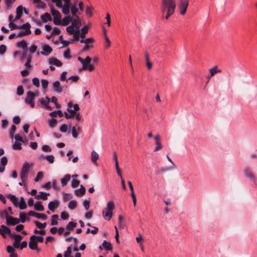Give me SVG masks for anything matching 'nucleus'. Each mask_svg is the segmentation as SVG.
I'll return each mask as SVG.
<instances>
[{
  "instance_id": "nucleus-1",
  "label": "nucleus",
  "mask_w": 257,
  "mask_h": 257,
  "mask_svg": "<svg viewBox=\"0 0 257 257\" xmlns=\"http://www.w3.org/2000/svg\"><path fill=\"white\" fill-rule=\"evenodd\" d=\"M176 7L175 0L162 1L161 9L163 13L167 12V14L165 17L166 20H168L174 13Z\"/></svg>"
},
{
  "instance_id": "nucleus-2",
  "label": "nucleus",
  "mask_w": 257,
  "mask_h": 257,
  "mask_svg": "<svg viewBox=\"0 0 257 257\" xmlns=\"http://www.w3.org/2000/svg\"><path fill=\"white\" fill-rule=\"evenodd\" d=\"M115 205L113 201L109 200L106 204V207L103 210L102 214L104 218L109 221L112 217V211L114 209Z\"/></svg>"
},
{
  "instance_id": "nucleus-3",
  "label": "nucleus",
  "mask_w": 257,
  "mask_h": 257,
  "mask_svg": "<svg viewBox=\"0 0 257 257\" xmlns=\"http://www.w3.org/2000/svg\"><path fill=\"white\" fill-rule=\"evenodd\" d=\"M78 60L82 64V69L83 70L87 69L89 71L94 70V66L93 64H91V58L89 56H87L85 59L81 57H78Z\"/></svg>"
},
{
  "instance_id": "nucleus-4",
  "label": "nucleus",
  "mask_w": 257,
  "mask_h": 257,
  "mask_svg": "<svg viewBox=\"0 0 257 257\" xmlns=\"http://www.w3.org/2000/svg\"><path fill=\"white\" fill-rule=\"evenodd\" d=\"M35 92L29 90L27 92V95L25 100V103L30 104L32 108H34L35 106Z\"/></svg>"
},
{
  "instance_id": "nucleus-5",
  "label": "nucleus",
  "mask_w": 257,
  "mask_h": 257,
  "mask_svg": "<svg viewBox=\"0 0 257 257\" xmlns=\"http://www.w3.org/2000/svg\"><path fill=\"white\" fill-rule=\"evenodd\" d=\"M179 4L178 5V8L180 10V14L184 15L186 12L187 7L188 6L189 0H179Z\"/></svg>"
},
{
  "instance_id": "nucleus-6",
  "label": "nucleus",
  "mask_w": 257,
  "mask_h": 257,
  "mask_svg": "<svg viewBox=\"0 0 257 257\" xmlns=\"http://www.w3.org/2000/svg\"><path fill=\"white\" fill-rule=\"evenodd\" d=\"M243 172L245 176L251 180L255 185H256V179L252 171L248 167H245Z\"/></svg>"
},
{
  "instance_id": "nucleus-7",
  "label": "nucleus",
  "mask_w": 257,
  "mask_h": 257,
  "mask_svg": "<svg viewBox=\"0 0 257 257\" xmlns=\"http://www.w3.org/2000/svg\"><path fill=\"white\" fill-rule=\"evenodd\" d=\"M53 13H51L52 15L54 17L53 22L56 25H60L61 24V15L60 13L58 11H54Z\"/></svg>"
},
{
  "instance_id": "nucleus-8",
  "label": "nucleus",
  "mask_w": 257,
  "mask_h": 257,
  "mask_svg": "<svg viewBox=\"0 0 257 257\" xmlns=\"http://www.w3.org/2000/svg\"><path fill=\"white\" fill-rule=\"evenodd\" d=\"M28 215L30 216H34L38 219H42L44 220H46L48 218V217L46 214L44 213H37L34 211H29L28 213Z\"/></svg>"
},
{
  "instance_id": "nucleus-9",
  "label": "nucleus",
  "mask_w": 257,
  "mask_h": 257,
  "mask_svg": "<svg viewBox=\"0 0 257 257\" xmlns=\"http://www.w3.org/2000/svg\"><path fill=\"white\" fill-rule=\"evenodd\" d=\"M11 231L9 228L5 225H2L0 227V234L4 237H7V234H9L11 236Z\"/></svg>"
},
{
  "instance_id": "nucleus-10",
  "label": "nucleus",
  "mask_w": 257,
  "mask_h": 257,
  "mask_svg": "<svg viewBox=\"0 0 257 257\" xmlns=\"http://www.w3.org/2000/svg\"><path fill=\"white\" fill-rule=\"evenodd\" d=\"M11 237L15 238V241L13 243L14 246L16 248H19L20 241L23 238V236L19 234H16L13 233L11 234Z\"/></svg>"
},
{
  "instance_id": "nucleus-11",
  "label": "nucleus",
  "mask_w": 257,
  "mask_h": 257,
  "mask_svg": "<svg viewBox=\"0 0 257 257\" xmlns=\"http://www.w3.org/2000/svg\"><path fill=\"white\" fill-rule=\"evenodd\" d=\"M6 222L8 225L14 226L19 223L20 219L18 218L10 216L8 217V218H7Z\"/></svg>"
},
{
  "instance_id": "nucleus-12",
  "label": "nucleus",
  "mask_w": 257,
  "mask_h": 257,
  "mask_svg": "<svg viewBox=\"0 0 257 257\" xmlns=\"http://www.w3.org/2000/svg\"><path fill=\"white\" fill-rule=\"evenodd\" d=\"M59 205V202L58 200H54L50 201L48 204V208L51 211H54L55 209L57 208Z\"/></svg>"
},
{
  "instance_id": "nucleus-13",
  "label": "nucleus",
  "mask_w": 257,
  "mask_h": 257,
  "mask_svg": "<svg viewBox=\"0 0 257 257\" xmlns=\"http://www.w3.org/2000/svg\"><path fill=\"white\" fill-rule=\"evenodd\" d=\"M49 195V193L40 191L38 195L35 196V198L37 200L42 199L43 200H46L48 199V196Z\"/></svg>"
},
{
  "instance_id": "nucleus-14",
  "label": "nucleus",
  "mask_w": 257,
  "mask_h": 257,
  "mask_svg": "<svg viewBox=\"0 0 257 257\" xmlns=\"http://www.w3.org/2000/svg\"><path fill=\"white\" fill-rule=\"evenodd\" d=\"M86 192V189L82 185H80V189H76L75 190V195L77 196L81 197L84 195Z\"/></svg>"
},
{
  "instance_id": "nucleus-15",
  "label": "nucleus",
  "mask_w": 257,
  "mask_h": 257,
  "mask_svg": "<svg viewBox=\"0 0 257 257\" xmlns=\"http://www.w3.org/2000/svg\"><path fill=\"white\" fill-rule=\"evenodd\" d=\"M53 88L58 93H61L63 91L62 87L59 81H56L53 83Z\"/></svg>"
},
{
  "instance_id": "nucleus-16",
  "label": "nucleus",
  "mask_w": 257,
  "mask_h": 257,
  "mask_svg": "<svg viewBox=\"0 0 257 257\" xmlns=\"http://www.w3.org/2000/svg\"><path fill=\"white\" fill-rule=\"evenodd\" d=\"M74 28L76 29V33H79V29L81 27V22L79 19H74L72 21L71 24Z\"/></svg>"
},
{
  "instance_id": "nucleus-17",
  "label": "nucleus",
  "mask_w": 257,
  "mask_h": 257,
  "mask_svg": "<svg viewBox=\"0 0 257 257\" xmlns=\"http://www.w3.org/2000/svg\"><path fill=\"white\" fill-rule=\"evenodd\" d=\"M43 51H41V54L44 55H48L49 54H50L52 51V48L47 45H45L43 47Z\"/></svg>"
},
{
  "instance_id": "nucleus-18",
  "label": "nucleus",
  "mask_w": 257,
  "mask_h": 257,
  "mask_svg": "<svg viewBox=\"0 0 257 257\" xmlns=\"http://www.w3.org/2000/svg\"><path fill=\"white\" fill-rule=\"evenodd\" d=\"M23 8L22 6H18L16 9V16L13 21L20 19L23 15Z\"/></svg>"
},
{
  "instance_id": "nucleus-19",
  "label": "nucleus",
  "mask_w": 257,
  "mask_h": 257,
  "mask_svg": "<svg viewBox=\"0 0 257 257\" xmlns=\"http://www.w3.org/2000/svg\"><path fill=\"white\" fill-rule=\"evenodd\" d=\"M49 63L58 67H60L62 65V63L60 60L54 57L49 59Z\"/></svg>"
},
{
  "instance_id": "nucleus-20",
  "label": "nucleus",
  "mask_w": 257,
  "mask_h": 257,
  "mask_svg": "<svg viewBox=\"0 0 257 257\" xmlns=\"http://www.w3.org/2000/svg\"><path fill=\"white\" fill-rule=\"evenodd\" d=\"M29 246L30 248L32 250H36L38 248V243L37 241L34 240L33 238L31 239V236L30 237V241L29 243Z\"/></svg>"
},
{
  "instance_id": "nucleus-21",
  "label": "nucleus",
  "mask_w": 257,
  "mask_h": 257,
  "mask_svg": "<svg viewBox=\"0 0 257 257\" xmlns=\"http://www.w3.org/2000/svg\"><path fill=\"white\" fill-rule=\"evenodd\" d=\"M72 21V17L70 15H68L65 17L61 22V25L63 26H67L69 23Z\"/></svg>"
},
{
  "instance_id": "nucleus-22",
  "label": "nucleus",
  "mask_w": 257,
  "mask_h": 257,
  "mask_svg": "<svg viewBox=\"0 0 257 257\" xmlns=\"http://www.w3.org/2000/svg\"><path fill=\"white\" fill-rule=\"evenodd\" d=\"M7 197L11 200V201H12L13 202V204L15 206H18V204H19L18 199V198L16 197V196L15 195L10 194H8V195L7 196Z\"/></svg>"
},
{
  "instance_id": "nucleus-23",
  "label": "nucleus",
  "mask_w": 257,
  "mask_h": 257,
  "mask_svg": "<svg viewBox=\"0 0 257 257\" xmlns=\"http://www.w3.org/2000/svg\"><path fill=\"white\" fill-rule=\"evenodd\" d=\"M34 208L38 211H43L44 210V207L42 204L41 201H38L34 204Z\"/></svg>"
},
{
  "instance_id": "nucleus-24",
  "label": "nucleus",
  "mask_w": 257,
  "mask_h": 257,
  "mask_svg": "<svg viewBox=\"0 0 257 257\" xmlns=\"http://www.w3.org/2000/svg\"><path fill=\"white\" fill-rule=\"evenodd\" d=\"M70 179H71L70 175L67 174V175H65L64 178H63L61 179V182L62 186L63 187H64L65 186H66L67 185L68 182L70 181Z\"/></svg>"
},
{
  "instance_id": "nucleus-25",
  "label": "nucleus",
  "mask_w": 257,
  "mask_h": 257,
  "mask_svg": "<svg viewBox=\"0 0 257 257\" xmlns=\"http://www.w3.org/2000/svg\"><path fill=\"white\" fill-rule=\"evenodd\" d=\"M41 18L44 23H46L47 21H51L52 20L51 15L48 13H45L44 15H42L41 16Z\"/></svg>"
},
{
  "instance_id": "nucleus-26",
  "label": "nucleus",
  "mask_w": 257,
  "mask_h": 257,
  "mask_svg": "<svg viewBox=\"0 0 257 257\" xmlns=\"http://www.w3.org/2000/svg\"><path fill=\"white\" fill-rule=\"evenodd\" d=\"M17 46L18 47H22L25 51H28L27 44L24 40L18 42L17 43Z\"/></svg>"
},
{
  "instance_id": "nucleus-27",
  "label": "nucleus",
  "mask_w": 257,
  "mask_h": 257,
  "mask_svg": "<svg viewBox=\"0 0 257 257\" xmlns=\"http://www.w3.org/2000/svg\"><path fill=\"white\" fill-rule=\"evenodd\" d=\"M221 72V70L218 69L217 66H215L213 68L210 69L209 72L210 74V76H214L217 73H220Z\"/></svg>"
},
{
  "instance_id": "nucleus-28",
  "label": "nucleus",
  "mask_w": 257,
  "mask_h": 257,
  "mask_svg": "<svg viewBox=\"0 0 257 257\" xmlns=\"http://www.w3.org/2000/svg\"><path fill=\"white\" fill-rule=\"evenodd\" d=\"M18 205L20 209L21 210H23L26 208L27 204L25 202L24 198L23 197H21Z\"/></svg>"
},
{
  "instance_id": "nucleus-29",
  "label": "nucleus",
  "mask_w": 257,
  "mask_h": 257,
  "mask_svg": "<svg viewBox=\"0 0 257 257\" xmlns=\"http://www.w3.org/2000/svg\"><path fill=\"white\" fill-rule=\"evenodd\" d=\"M34 223H35V225H36V226L41 230L44 229L47 225L46 222L42 223L38 220L35 221Z\"/></svg>"
},
{
  "instance_id": "nucleus-30",
  "label": "nucleus",
  "mask_w": 257,
  "mask_h": 257,
  "mask_svg": "<svg viewBox=\"0 0 257 257\" xmlns=\"http://www.w3.org/2000/svg\"><path fill=\"white\" fill-rule=\"evenodd\" d=\"M30 168V166L29 163L26 162L25 163H24V164L23 165L21 171L28 173Z\"/></svg>"
},
{
  "instance_id": "nucleus-31",
  "label": "nucleus",
  "mask_w": 257,
  "mask_h": 257,
  "mask_svg": "<svg viewBox=\"0 0 257 257\" xmlns=\"http://www.w3.org/2000/svg\"><path fill=\"white\" fill-rule=\"evenodd\" d=\"M59 216L57 214H54L51 216V225H56L58 224V221Z\"/></svg>"
},
{
  "instance_id": "nucleus-32",
  "label": "nucleus",
  "mask_w": 257,
  "mask_h": 257,
  "mask_svg": "<svg viewBox=\"0 0 257 257\" xmlns=\"http://www.w3.org/2000/svg\"><path fill=\"white\" fill-rule=\"evenodd\" d=\"M102 245L107 251L110 250L112 249V246L110 243L107 242L106 240L103 241Z\"/></svg>"
},
{
  "instance_id": "nucleus-33",
  "label": "nucleus",
  "mask_w": 257,
  "mask_h": 257,
  "mask_svg": "<svg viewBox=\"0 0 257 257\" xmlns=\"http://www.w3.org/2000/svg\"><path fill=\"white\" fill-rule=\"evenodd\" d=\"M98 154L94 151H93L91 153V161L93 163L96 164V161L98 159Z\"/></svg>"
},
{
  "instance_id": "nucleus-34",
  "label": "nucleus",
  "mask_w": 257,
  "mask_h": 257,
  "mask_svg": "<svg viewBox=\"0 0 257 257\" xmlns=\"http://www.w3.org/2000/svg\"><path fill=\"white\" fill-rule=\"evenodd\" d=\"M31 34V30H26L25 31H20L19 33L18 34L16 37H23L24 36L29 35Z\"/></svg>"
},
{
  "instance_id": "nucleus-35",
  "label": "nucleus",
  "mask_w": 257,
  "mask_h": 257,
  "mask_svg": "<svg viewBox=\"0 0 257 257\" xmlns=\"http://www.w3.org/2000/svg\"><path fill=\"white\" fill-rule=\"evenodd\" d=\"M76 222L73 221H70L66 226V229L67 230H72L74 228H75L76 226Z\"/></svg>"
},
{
  "instance_id": "nucleus-36",
  "label": "nucleus",
  "mask_w": 257,
  "mask_h": 257,
  "mask_svg": "<svg viewBox=\"0 0 257 257\" xmlns=\"http://www.w3.org/2000/svg\"><path fill=\"white\" fill-rule=\"evenodd\" d=\"M81 33L80 34V37L81 39H84L85 38V35L88 32V26H85L81 29Z\"/></svg>"
},
{
  "instance_id": "nucleus-37",
  "label": "nucleus",
  "mask_w": 257,
  "mask_h": 257,
  "mask_svg": "<svg viewBox=\"0 0 257 257\" xmlns=\"http://www.w3.org/2000/svg\"><path fill=\"white\" fill-rule=\"evenodd\" d=\"M124 217L121 215H119L118 216V227L119 228H123L124 225V223H123V220H124Z\"/></svg>"
},
{
  "instance_id": "nucleus-38",
  "label": "nucleus",
  "mask_w": 257,
  "mask_h": 257,
  "mask_svg": "<svg viewBox=\"0 0 257 257\" xmlns=\"http://www.w3.org/2000/svg\"><path fill=\"white\" fill-rule=\"evenodd\" d=\"M19 216H20V219H19L20 221H21L22 223H25L26 222V218L27 217V215L23 212H21L20 213Z\"/></svg>"
},
{
  "instance_id": "nucleus-39",
  "label": "nucleus",
  "mask_w": 257,
  "mask_h": 257,
  "mask_svg": "<svg viewBox=\"0 0 257 257\" xmlns=\"http://www.w3.org/2000/svg\"><path fill=\"white\" fill-rule=\"evenodd\" d=\"M94 39L92 38H88L86 39H81L80 41L81 43H85L88 45L90 43L93 42Z\"/></svg>"
},
{
  "instance_id": "nucleus-40",
  "label": "nucleus",
  "mask_w": 257,
  "mask_h": 257,
  "mask_svg": "<svg viewBox=\"0 0 257 257\" xmlns=\"http://www.w3.org/2000/svg\"><path fill=\"white\" fill-rule=\"evenodd\" d=\"M68 207L71 209H74L77 206V202L76 200H71L68 205Z\"/></svg>"
},
{
  "instance_id": "nucleus-41",
  "label": "nucleus",
  "mask_w": 257,
  "mask_h": 257,
  "mask_svg": "<svg viewBox=\"0 0 257 257\" xmlns=\"http://www.w3.org/2000/svg\"><path fill=\"white\" fill-rule=\"evenodd\" d=\"M28 173L21 171L20 177L21 181L25 182L28 178Z\"/></svg>"
},
{
  "instance_id": "nucleus-42",
  "label": "nucleus",
  "mask_w": 257,
  "mask_h": 257,
  "mask_svg": "<svg viewBox=\"0 0 257 257\" xmlns=\"http://www.w3.org/2000/svg\"><path fill=\"white\" fill-rule=\"evenodd\" d=\"M22 144L18 141H15L13 145V148L14 150H20L22 149Z\"/></svg>"
},
{
  "instance_id": "nucleus-43",
  "label": "nucleus",
  "mask_w": 257,
  "mask_h": 257,
  "mask_svg": "<svg viewBox=\"0 0 257 257\" xmlns=\"http://www.w3.org/2000/svg\"><path fill=\"white\" fill-rule=\"evenodd\" d=\"M19 29H24L25 31L26 30H30L31 28V25L29 23L27 22L25 24H23L22 25H19Z\"/></svg>"
},
{
  "instance_id": "nucleus-44",
  "label": "nucleus",
  "mask_w": 257,
  "mask_h": 257,
  "mask_svg": "<svg viewBox=\"0 0 257 257\" xmlns=\"http://www.w3.org/2000/svg\"><path fill=\"white\" fill-rule=\"evenodd\" d=\"M73 198V195L71 193H64L63 194V200L65 202L68 201L70 199H71Z\"/></svg>"
},
{
  "instance_id": "nucleus-45",
  "label": "nucleus",
  "mask_w": 257,
  "mask_h": 257,
  "mask_svg": "<svg viewBox=\"0 0 257 257\" xmlns=\"http://www.w3.org/2000/svg\"><path fill=\"white\" fill-rule=\"evenodd\" d=\"M103 30L104 35L105 36V40L106 41V42L107 43V44L105 45V47L107 48L110 47L111 42H110L109 39H108V37L106 35V32L105 29L103 28Z\"/></svg>"
},
{
  "instance_id": "nucleus-46",
  "label": "nucleus",
  "mask_w": 257,
  "mask_h": 257,
  "mask_svg": "<svg viewBox=\"0 0 257 257\" xmlns=\"http://www.w3.org/2000/svg\"><path fill=\"white\" fill-rule=\"evenodd\" d=\"M49 125L51 127H54L57 123V120L54 118H52L49 120Z\"/></svg>"
},
{
  "instance_id": "nucleus-47",
  "label": "nucleus",
  "mask_w": 257,
  "mask_h": 257,
  "mask_svg": "<svg viewBox=\"0 0 257 257\" xmlns=\"http://www.w3.org/2000/svg\"><path fill=\"white\" fill-rule=\"evenodd\" d=\"M32 238H33L34 240L39 242H43L44 240V238L42 236H36L33 235L31 236V239Z\"/></svg>"
},
{
  "instance_id": "nucleus-48",
  "label": "nucleus",
  "mask_w": 257,
  "mask_h": 257,
  "mask_svg": "<svg viewBox=\"0 0 257 257\" xmlns=\"http://www.w3.org/2000/svg\"><path fill=\"white\" fill-rule=\"evenodd\" d=\"M24 88L22 85H19L17 87V94L18 95H22L24 94Z\"/></svg>"
},
{
  "instance_id": "nucleus-49",
  "label": "nucleus",
  "mask_w": 257,
  "mask_h": 257,
  "mask_svg": "<svg viewBox=\"0 0 257 257\" xmlns=\"http://www.w3.org/2000/svg\"><path fill=\"white\" fill-rule=\"evenodd\" d=\"M45 159L49 162V163L52 164L54 162V156L50 155H47L45 157Z\"/></svg>"
},
{
  "instance_id": "nucleus-50",
  "label": "nucleus",
  "mask_w": 257,
  "mask_h": 257,
  "mask_svg": "<svg viewBox=\"0 0 257 257\" xmlns=\"http://www.w3.org/2000/svg\"><path fill=\"white\" fill-rule=\"evenodd\" d=\"M0 216L3 218L5 216L6 219L7 220V218H8V217L10 215L6 210H4L0 212Z\"/></svg>"
},
{
  "instance_id": "nucleus-51",
  "label": "nucleus",
  "mask_w": 257,
  "mask_h": 257,
  "mask_svg": "<svg viewBox=\"0 0 257 257\" xmlns=\"http://www.w3.org/2000/svg\"><path fill=\"white\" fill-rule=\"evenodd\" d=\"M66 31L70 34H73L75 33L74 27L72 25L67 27Z\"/></svg>"
},
{
  "instance_id": "nucleus-52",
  "label": "nucleus",
  "mask_w": 257,
  "mask_h": 257,
  "mask_svg": "<svg viewBox=\"0 0 257 257\" xmlns=\"http://www.w3.org/2000/svg\"><path fill=\"white\" fill-rule=\"evenodd\" d=\"M72 253L71 247L68 246L67 248V250L65 252L64 254V257H70V254Z\"/></svg>"
},
{
  "instance_id": "nucleus-53",
  "label": "nucleus",
  "mask_w": 257,
  "mask_h": 257,
  "mask_svg": "<svg viewBox=\"0 0 257 257\" xmlns=\"http://www.w3.org/2000/svg\"><path fill=\"white\" fill-rule=\"evenodd\" d=\"M62 12L64 15H68L70 13V7L63 6Z\"/></svg>"
},
{
  "instance_id": "nucleus-54",
  "label": "nucleus",
  "mask_w": 257,
  "mask_h": 257,
  "mask_svg": "<svg viewBox=\"0 0 257 257\" xmlns=\"http://www.w3.org/2000/svg\"><path fill=\"white\" fill-rule=\"evenodd\" d=\"M39 101L41 104L44 106V107H45L49 103V100H46L43 98L39 99Z\"/></svg>"
},
{
  "instance_id": "nucleus-55",
  "label": "nucleus",
  "mask_w": 257,
  "mask_h": 257,
  "mask_svg": "<svg viewBox=\"0 0 257 257\" xmlns=\"http://www.w3.org/2000/svg\"><path fill=\"white\" fill-rule=\"evenodd\" d=\"M16 129H17V127L16 126V125L14 124H13L11 126V130L10 132V135L12 138H13L14 134L15 131H16Z\"/></svg>"
},
{
  "instance_id": "nucleus-56",
  "label": "nucleus",
  "mask_w": 257,
  "mask_h": 257,
  "mask_svg": "<svg viewBox=\"0 0 257 257\" xmlns=\"http://www.w3.org/2000/svg\"><path fill=\"white\" fill-rule=\"evenodd\" d=\"M31 61H32L31 56H29L27 58V61H26V63L25 64V66L28 68H31L32 66L31 65Z\"/></svg>"
},
{
  "instance_id": "nucleus-57",
  "label": "nucleus",
  "mask_w": 257,
  "mask_h": 257,
  "mask_svg": "<svg viewBox=\"0 0 257 257\" xmlns=\"http://www.w3.org/2000/svg\"><path fill=\"white\" fill-rule=\"evenodd\" d=\"M61 31L60 30L57 28L55 27L53 28V31L52 32V35H58L60 34Z\"/></svg>"
},
{
  "instance_id": "nucleus-58",
  "label": "nucleus",
  "mask_w": 257,
  "mask_h": 257,
  "mask_svg": "<svg viewBox=\"0 0 257 257\" xmlns=\"http://www.w3.org/2000/svg\"><path fill=\"white\" fill-rule=\"evenodd\" d=\"M79 183H80V181L79 180L73 179L72 181L71 186L73 188H76L78 186Z\"/></svg>"
},
{
  "instance_id": "nucleus-59",
  "label": "nucleus",
  "mask_w": 257,
  "mask_h": 257,
  "mask_svg": "<svg viewBox=\"0 0 257 257\" xmlns=\"http://www.w3.org/2000/svg\"><path fill=\"white\" fill-rule=\"evenodd\" d=\"M43 177V172H39L37 173L36 177L34 179V180H35V182H38L40 180V179L42 178Z\"/></svg>"
},
{
  "instance_id": "nucleus-60",
  "label": "nucleus",
  "mask_w": 257,
  "mask_h": 257,
  "mask_svg": "<svg viewBox=\"0 0 257 257\" xmlns=\"http://www.w3.org/2000/svg\"><path fill=\"white\" fill-rule=\"evenodd\" d=\"M9 27L11 30H15V29H18L19 26V25H17L15 23L10 22L9 24Z\"/></svg>"
},
{
  "instance_id": "nucleus-61",
  "label": "nucleus",
  "mask_w": 257,
  "mask_h": 257,
  "mask_svg": "<svg viewBox=\"0 0 257 257\" xmlns=\"http://www.w3.org/2000/svg\"><path fill=\"white\" fill-rule=\"evenodd\" d=\"M42 150L45 152H51V149L50 146L45 145L42 147Z\"/></svg>"
},
{
  "instance_id": "nucleus-62",
  "label": "nucleus",
  "mask_w": 257,
  "mask_h": 257,
  "mask_svg": "<svg viewBox=\"0 0 257 257\" xmlns=\"http://www.w3.org/2000/svg\"><path fill=\"white\" fill-rule=\"evenodd\" d=\"M64 57L67 59L71 58L70 49H67L66 50L64 51Z\"/></svg>"
},
{
  "instance_id": "nucleus-63",
  "label": "nucleus",
  "mask_w": 257,
  "mask_h": 257,
  "mask_svg": "<svg viewBox=\"0 0 257 257\" xmlns=\"http://www.w3.org/2000/svg\"><path fill=\"white\" fill-rule=\"evenodd\" d=\"M61 217L62 219H63V220H66L69 218V215L68 213H67L66 212H62L61 213Z\"/></svg>"
},
{
  "instance_id": "nucleus-64",
  "label": "nucleus",
  "mask_w": 257,
  "mask_h": 257,
  "mask_svg": "<svg viewBox=\"0 0 257 257\" xmlns=\"http://www.w3.org/2000/svg\"><path fill=\"white\" fill-rule=\"evenodd\" d=\"M48 81L46 79H42L41 80L42 86L44 89H46L48 87Z\"/></svg>"
}]
</instances>
